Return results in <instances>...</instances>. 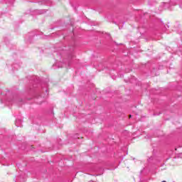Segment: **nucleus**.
<instances>
[{
    "label": "nucleus",
    "instance_id": "1",
    "mask_svg": "<svg viewBox=\"0 0 182 182\" xmlns=\"http://www.w3.org/2000/svg\"><path fill=\"white\" fill-rule=\"evenodd\" d=\"M179 157L182 158V153L179 154Z\"/></svg>",
    "mask_w": 182,
    "mask_h": 182
},
{
    "label": "nucleus",
    "instance_id": "2",
    "mask_svg": "<svg viewBox=\"0 0 182 182\" xmlns=\"http://www.w3.org/2000/svg\"><path fill=\"white\" fill-rule=\"evenodd\" d=\"M167 28H170V26H167Z\"/></svg>",
    "mask_w": 182,
    "mask_h": 182
},
{
    "label": "nucleus",
    "instance_id": "3",
    "mask_svg": "<svg viewBox=\"0 0 182 182\" xmlns=\"http://www.w3.org/2000/svg\"><path fill=\"white\" fill-rule=\"evenodd\" d=\"M162 182H166V181H163Z\"/></svg>",
    "mask_w": 182,
    "mask_h": 182
},
{
    "label": "nucleus",
    "instance_id": "4",
    "mask_svg": "<svg viewBox=\"0 0 182 182\" xmlns=\"http://www.w3.org/2000/svg\"><path fill=\"white\" fill-rule=\"evenodd\" d=\"M129 117H132V115H129Z\"/></svg>",
    "mask_w": 182,
    "mask_h": 182
}]
</instances>
